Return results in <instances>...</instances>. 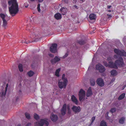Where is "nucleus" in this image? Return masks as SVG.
I'll use <instances>...</instances> for the list:
<instances>
[{"label":"nucleus","mask_w":126,"mask_h":126,"mask_svg":"<svg viewBox=\"0 0 126 126\" xmlns=\"http://www.w3.org/2000/svg\"><path fill=\"white\" fill-rule=\"evenodd\" d=\"M9 4V12L11 15L14 16L18 12V5L16 0H11L8 2Z\"/></svg>","instance_id":"obj_1"},{"label":"nucleus","mask_w":126,"mask_h":126,"mask_svg":"<svg viewBox=\"0 0 126 126\" xmlns=\"http://www.w3.org/2000/svg\"><path fill=\"white\" fill-rule=\"evenodd\" d=\"M0 16L3 21V26L5 28L7 24V20H8V17L7 15L3 14H0Z\"/></svg>","instance_id":"obj_2"},{"label":"nucleus","mask_w":126,"mask_h":126,"mask_svg":"<svg viewBox=\"0 0 126 126\" xmlns=\"http://www.w3.org/2000/svg\"><path fill=\"white\" fill-rule=\"evenodd\" d=\"M44 124L46 126H48L49 123L46 120L42 119L41 120L39 123H36L35 126H43Z\"/></svg>","instance_id":"obj_3"},{"label":"nucleus","mask_w":126,"mask_h":126,"mask_svg":"<svg viewBox=\"0 0 126 126\" xmlns=\"http://www.w3.org/2000/svg\"><path fill=\"white\" fill-rule=\"evenodd\" d=\"M114 51L115 53L120 56H126V52L123 50H120L118 49H115Z\"/></svg>","instance_id":"obj_4"},{"label":"nucleus","mask_w":126,"mask_h":126,"mask_svg":"<svg viewBox=\"0 0 126 126\" xmlns=\"http://www.w3.org/2000/svg\"><path fill=\"white\" fill-rule=\"evenodd\" d=\"M96 70H98L99 72L100 73L103 72L106 70L104 67L100 64H98L96 65Z\"/></svg>","instance_id":"obj_5"},{"label":"nucleus","mask_w":126,"mask_h":126,"mask_svg":"<svg viewBox=\"0 0 126 126\" xmlns=\"http://www.w3.org/2000/svg\"><path fill=\"white\" fill-rule=\"evenodd\" d=\"M85 91L82 89L80 90L79 94V100L80 101L83 99H84V97L85 96Z\"/></svg>","instance_id":"obj_6"},{"label":"nucleus","mask_w":126,"mask_h":126,"mask_svg":"<svg viewBox=\"0 0 126 126\" xmlns=\"http://www.w3.org/2000/svg\"><path fill=\"white\" fill-rule=\"evenodd\" d=\"M117 61V63H116V66H118L121 67L123 66L124 65V63L123 61L122 58L121 57H120L119 59L116 61Z\"/></svg>","instance_id":"obj_7"},{"label":"nucleus","mask_w":126,"mask_h":126,"mask_svg":"<svg viewBox=\"0 0 126 126\" xmlns=\"http://www.w3.org/2000/svg\"><path fill=\"white\" fill-rule=\"evenodd\" d=\"M67 82L63 81V82L59 81L58 83V85L60 88H65L67 85Z\"/></svg>","instance_id":"obj_8"},{"label":"nucleus","mask_w":126,"mask_h":126,"mask_svg":"<svg viewBox=\"0 0 126 126\" xmlns=\"http://www.w3.org/2000/svg\"><path fill=\"white\" fill-rule=\"evenodd\" d=\"M57 45L56 44H52L50 48V51L52 53H55L57 51Z\"/></svg>","instance_id":"obj_9"},{"label":"nucleus","mask_w":126,"mask_h":126,"mask_svg":"<svg viewBox=\"0 0 126 126\" xmlns=\"http://www.w3.org/2000/svg\"><path fill=\"white\" fill-rule=\"evenodd\" d=\"M8 84L7 83L6 85V87H5V89H3L2 90L1 92L0 93V94L1 97L3 98V97H4L5 95L6 92L7 90V87L8 86Z\"/></svg>","instance_id":"obj_10"},{"label":"nucleus","mask_w":126,"mask_h":126,"mask_svg":"<svg viewBox=\"0 0 126 126\" xmlns=\"http://www.w3.org/2000/svg\"><path fill=\"white\" fill-rule=\"evenodd\" d=\"M96 82L97 84L101 87H102L104 85V81L101 78H99L97 79Z\"/></svg>","instance_id":"obj_11"},{"label":"nucleus","mask_w":126,"mask_h":126,"mask_svg":"<svg viewBox=\"0 0 126 126\" xmlns=\"http://www.w3.org/2000/svg\"><path fill=\"white\" fill-rule=\"evenodd\" d=\"M117 61H115L114 63L110 61L109 62V67L117 68V67L116 66V63H117Z\"/></svg>","instance_id":"obj_12"},{"label":"nucleus","mask_w":126,"mask_h":126,"mask_svg":"<svg viewBox=\"0 0 126 126\" xmlns=\"http://www.w3.org/2000/svg\"><path fill=\"white\" fill-rule=\"evenodd\" d=\"M60 60V58L57 56H55L54 59L51 60V62L53 64H54L56 62H59Z\"/></svg>","instance_id":"obj_13"},{"label":"nucleus","mask_w":126,"mask_h":126,"mask_svg":"<svg viewBox=\"0 0 126 126\" xmlns=\"http://www.w3.org/2000/svg\"><path fill=\"white\" fill-rule=\"evenodd\" d=\"M51 119L53 122H55L58 119V117L57 115L51 114L50 116Z\"/></svg>","instance_id":"obj_14"},{"label":"nucleus","mask_w":126,"mask_h":126,"mask_svg":"<svg viewBox=\"0 0 126 126\" xmlns=\"http://www.w3.org/2000/svg\"><path fill=\"white\" fill-rule=\"evenodd\" d=\"M66 104H64L63 106L62 109L61 110V112L62 114L64 115L66 113Z\"/></svg>","instance_id":"obj_15"},{"label":"nucleus","mask_w":126,"mask_h":126,"mask_svg":"<svg viewBox=\"0 0 126 126\" xmlns=\"http://www.w3.org/2000/svg\"><path fill=\"white\" fill-rule=\"evenodd\" d=\"M72 110L75 112H78L80 111V108L79 107L73 106L72 108Z\"/></svg>","instance_id":"obj_16"},{"label":"nucleus","mask_w":126,"mask_h":126,"mask_svg":"<svg viewBox=\"0 0 126 126\" xmlns=\"http://www.w3.org/2000/svg\"><path fill=\"white\" fill-rule=\"evenodd\" d=\"M92 94L93 93L92 91L91 88H89L87 91L86 96L87 97H89L92 95Z\"/></svg>","instance_id":"obj_17"},{"label":"nucleus","mask_w":126,"mask_h":126,"mask_svg":"<svg viewBox=\"0 0 126 126\" xmlns=\"http://www.w3.org/2000/svg\"><path fill=\"white\" fill-rule=\"evenodd\" d=\"M67 11V9L66 8L63 7L60 9V11L62 12V14L64 15L65 14Z\"/></svg>","instance_id":"obj_18"},{"label":"nucleus","mask_w":126,"mask_h":126,"mask_svg":"<svg viewBox=\"0 0 126 126\" xmlns=\"http://www.w3.org/2000/svg\"><path fill=\"white\" fill-rule=\"evenodd\" d=\"M71 99L72 101L74 102L76 104H78V101L76 97L74 95H72L71 97Z\"/></svg>","instance_id":"obj_19"},{"label":"nucleus","mask_w":126,"mask_h":126,"mask_svg":"<svg viewBox=\"0 0 126 126\" xmlns=\"http://www.w3.org/2000/svg\"><path fill=\"white\" fill-rule=\"evenodd\" d=\"M96 16V15L94 14H91L89 16V18L91 20H95Z\"/></svg>","instance_id":"obj_20"},{"label":"nucleus","mask_w":126,"mask_h":126,"mask_svg":"<svg viewBox=\"0 0 126 126\" xmlns=\"http://www.w3.org/2000/svg\"><path fill=\"white\" fill-rule=\"evenodd\" d=\"M57 19H59L61 18V15L59 13L55 14L54 16Z\"/></svg>","instance_id":"obj_21"},{"label":"nucleus","mask_w":126,"mask_h":126,"mask_svg":"<svg viewBox=\"0 0 126 126\" xmlns=\"http://www.w3.org/2000/svg\"><path fill=\"white\" fill-rule=\"evenodd\" d=\"M100 126H107V125L106 122L103 120L100 123Z\"/></svg>","instance_id":"obj_22"},{"label":"nucleus","mask_w":126,"mask_h":126,"mask_svg":"<svg viewBox=\"0 0 126 126\" xmlns=\"http://www.w3.org/2000/svg\"><path fill=\"white\" fill-rule=\"evenodd\" d=\"M111 74L112 75L115 76L117 74V72L115 70H113L111 71Z\"/></svg>","instance_id":"obj_23"},{"label":"nucleus","mask_w":126,"mask_h":126,"mask_svg":"<svg viewBox=\"0 0 126 126\" xmlns=\"http://www.w3.org/2000/svg\"><path fill=\"white\" fill-rule=\"evenodd\" d=\"M125 120V118L124 117H122L121 118L119 121V123L121 124H123L124 123Z\"/></svg>","instance_id":"obj_24"},{"label":"nucleus","mask_w":126,"mask_h":126,"mask_svg":"<svg viewBox=\"0 0 126 126\" xmlns=\"http://www.w3.org/2000/svg\"><path fill=\"white\" fill-rule=\"evenodd\" d=\"M60 71V68H59L56 70L55 73V75L57 77H59V73Z\"/></svg>","instance_id":"obj_25"},{"label":"nucleus","mask_w":126,"mask_h":126,"mask_svg":"<svg viewBox=\"0 0 126 126\" xmlns=\"http://www.w3.org/2000/svg\"><path fill=\"white\" fill-rule=\"evenodd\" d=\"M125 94L123 93L120 95L118 98V100H121L123 99L125 96Z\"/></svg>","instance_id":"obj_26"},{"label":"nucleus","mask_w":126,"mask_h":126,"mask_svg":"<svg viewBox=\"0 0 126 126\" xmlns=\"http://www.w3.org/2000/svg\"><path fill=\"white\" fill-rule=\"evenodd\" d=\"M90 83L92 86H94L95 84V80L94 79H90Z\"/></svg>","instance_id":"obj_27"},{"label":"nucleus","mask_w":126,"mask_h":126,"mask_svg":"<svg viewBox=\"0 0 126 126\" xmlns=\"http://www.w3.org/2000/svg\"><path fill=\"white\" fill-rule=\"evenodd\" d=\"M28 74L29 77H32L34 74V73L32 71H30L28 72Z\"/></svg>","instance_id":"obj_28"},{"label":"nucleus","mask_w":126,"mask_h":126,"mask_svg":"<svg viewBox=\"0 0 126 126\" xmlns=\"http://www.w3.org/2000/svg\"><path fill=\"white\" fill-rule=\"evenodd\" d=\"M78 43L80 45H82L84 44L85 43V41L82 40H81L78 41Z\"/></svg>","instance_id":"obj_29"},{"label":"nucleus","mask_w":126,"mask_h":126,"mask_svg":"<svg viewBox=\"0 0 126 126\" xmlns=\"http://www.w3.org/2000/svg\"><path fill=\"white\" fill-rule=\"evenodd\" d=\"M18 67L19 71L20 72L23 71L22 65L21 64H19L18 66Z\"/></svg>","instance_id":"obj_30"},{"label":"nucleus","mask_w":126,"mask_h":126,"mask_svg":"<svg viewBox=\"0 0 126 126\" xmlns=\"http://www.w3.org/2000/svg\"><path fill=\"white\" fill-rule=\"evenodd\" d=\"M62 79L63 81L67 82V80L66 78H65V75L63 74L62 77Z\"/></svg>","instance_id":"obj_31"},{"label":"nucleus","mask_w":126,"mask_h":126,"mask_svg":"<svg viewBox=\"0 0 126 126\" xmlns=\"http://www.w3.org/2000/svg\"><path fill=\"white\" fill-rule=\"evenodd\" d=\"M34 118L36 120H38L39 118V116L37 114L35 113L34 115Z\"/></svg>","instance_id":"obj_32"},{"label":"nucleus","mask_w":126,"mask_h":126,"mask_svg":"<svg viewBox=\"0 0 126 126\" xmlns=\"http://www.w3.org/2000/svg\"><path fill=\"white\" fill-rule=\"evenodd\" d=\"M25 116L28 119H29L30 118V115L27 112H26L25 113Z\"/></svg>","instance_id":"obj_33"},{"label":"nucleus","mask_w":126,"mask_h":126,"mask_svg":"<svg viewBox=\"0 0 126 126\" xmlns=\"http://www.w3.org/2000/svg\"><path fill=\"white\" fill-rule=\"evenodd\" d=\"M67 108L68 110V112L70 113L71 112V110L70 109V106L69 105H68L67 106Z\"/></svg>","instance_id":"obj_34"},{"label":"nucleus","mask_w":126,"mask_h":126,"mask_svg":"<svg viewBox=\"0 0 126 126\" xmlns=\"http://www.w3.org/2000/svg\"><path fill=\"white\" fill-rule=\"evenodd\" d=\"M116 109L115 108H112L110 110V111L111 113H113L115 112Z\"/></svg>","instance_id":"obj_35"},{"label":"nucleus","mask_w":126,"mask_h":126,"mask_svg":"<svg viewBox=\"0 0 126 126\" xmlns=\"http://www.w3.org/2000/svg\"><path fill=\"white\" fill-rule=\"evenodd\" d=\"M30 42V41H28L27 42L26 40H25L24 41L23 40L21 41V43H25L26 44H28V43L30 42Z\"/></svg>","instance_id":"obj_36"},{"label":"nucleus","mask_w":126,"mask_h":126,"mask_svg":"<svg viewBox=\"0 0 126 126\" xmlns=\"http://www.w3.org/2000/svg\"><path fill=\"white\" fill-rule=\"evenodd\" d=\"M104 65L106 67H109V64H108V63L105 62H103Z\"/></svg>","instance_id":"obj_37"},{"label":"nucleus","mask_w":126,"mask_h":126,"mask_svg":"<svg viewBox=\"0 0 126 126\" xmlns=\"http://www.w3.org/2000/svg\"><path fill=\"white\" fill-rule=\"evenodd\" d=\"M40 4H39L38 5L37 7L38 10L39 12H40Z\"/></svg>","instance_id":"obj_38"},{"label":"nucleus","mask_w":126,"mask_h":126,"mask_svg":"<svg viewBox=\"0 0 126 126\" xmlns=\"http://www.w3.org/2000/svg\"><path fill=\"white\" fill-rule=\"evenodd\" d=\"M85 0H79L78 2L80 3H82L84 2Z\"/></svg>","instance_id":"obj_39"},{"label":"nucleus","mask_w":126,"mask_h":126,"mask_svg":"<svg viewBox=\"0 0 126 126\" xmlns=\"http://www.w3.org/2000/svg\"><path fill=\"white\" fill-rule=\"evenodd\" d=\"M112 57H110V56L109 57L107 58V59L108 60V61H110L111 60H112Z\"/></svg>","instance_id":"obj_40"},{"label":"nucleus","mask_w":126,"mask_h":126,"mask_svg":"<svg viewBox=\"0 0 126 126\" xmlns=\"http://www.w3.org/2000/svg\"><path fill=\"white\" fill-rule=\"evenodd\" d=\"M95 118L94 117H92V123H93L95 119Z\"/></svg>","instance_id":"obj_41"},{"label":"nucleus","mask_w":126,"mask_h":126,"mask_svg":"<svg viewBox=\"0 0 126 126\" xmlns=\"http://www.w3.org/2000/svg\"><path fill=\"white\" fill-rule=\"evenodd\" d=\"M79 0H73L74 1V3H76V2L78 1L77 3H78V1Z\"/></svg>","instance_id":"obj_42"},{"label":"nucleus","mask_w":126,"mask_h":126,"mask_svg":"<svg viewBox=\"0 0 126 126\" xmlns=\"http://www.w3.org/2000/svg\"><path fill=\"white\" fill-rule=\"evenodd\" d=\"M68 54L67 53H66L65 54V55L63 56V58H66V57H67L68 56Z\"/></svg>","instance_id":"obj_43"},{"label":"nucleus","mask_w":126,"mask_h":126,"mask_svg":"<svg viewBox=\"0 0 126 126\" xmlns=\"http://www.w3.org/2000/svg\"><path fill=\"white\" fill-rule=\"evenodd\" d=\"M73 7L74 8H76L77 9L78 8V7L76 5H74Z\"/></svg>","instance_id":"obj_44"},{"label":"nucleus","mask_w":126,"mask_h":126,"mask_svg":"<svg viewBox=\"0 0 126 126\" xmlns=\"http://www.w3.org/2000/svg\"><path fill=\"white\" fill-rule=\"evenodd\" d=\"M108 18H111V17L112 16L110 15L107 14V15Z\"/></svg>","instance_id":"obj_45"},{"label":"nucleus","mask_w":126,"mask_h":126,"mask_svg":"<svg viewBox=\"0 0 126 126\" xmlns=\"http://www.w3.org/2000/svg\"><path fill=\"white\" fill-rule=\"evenodd\" d=\"M31 125V123H28L26 125V126H30Z\"/></svg>","instance_id":"obj_46"},{"label":"nucleus","mask_w":126,"mask_h":126,"mask_svg":"<svg viewBox=\"0 0 126 126\" xmlns=\"http://www.w3.org/2000/svg\"><path fill=\"white\" fill-rule=\"evenodd\" d=\"M49 56L51 57H54V55L51 54H49Z\"/></svg>","instance_id":"obj_47"},{"label":"nucleus","mask_w":126,"mask_h":126,"mask_svg":"<svg viewBox=\"0 0 126 126\" xmlns=\"http://www.w3.org/2000/svg\"><path fill=\"white\" fill-rule=\"evenodd\" d=\"M63 1L65 3H68V0H63Z\"/></svg>","instance_id":"obj_48"},{"label":"nucleus","mask_w":126,"mask_h":126,"mask_svg":"<svg viewBox=\"0 0 126 126\" xmlns=\"http://www.w3.org/2000/svg\"><path fill=\"white\" fill-rule=\"evenodd\" d=\"M111 6H107V8L108 9L110 8V7H111Z\"/></svg>","instance_id":"obj_49"},{"label":"nucleus","mask_w":126,"mask_h":126,"mask_svg":"<svg viewBox=\"0 0 126 126\" xmlns=\"http://www.w3.org/2000/svg\"><path fill=\"white\" fill-rule=\"evenodd\" d=\"M39 2H41L43 1V0H38Z\"/></svg>","instance_id":"obj_50"},{"label":"nucleus","mask_w":126,"mask_h":126,"mask_svg":"<svg viewBox=\"0 0 126 126\" xmlns=\"http://www.w3.org/2000/svg\"><path fill=\"white\" fill-rule=\"evenodd\" d=\"M38 40V39H35V40H34V41L35 42H37Z\"/></svg>","instance_id":"obj_51"},{"label":"nucleus","mask_w":126,"mask_h":126,"mask_svg":"<svg viewBox=\"0 0 126 126\" xmlns=\"http://www.w3.org/2000/svg\"><path fill=\"white\" fill-rule=\"evenodd\" d=\"M116 57V55H115L114 56V58H115Z\"/></svg>","instance_id":"obj_52"},{"label":"nucleus","mask_w":126,"mask_h":126,"mask_svg":"<svg viewBox=\"0 0 126 126\" xmlns=\"http://www.w3.org/2000/svg\"><path fill=\"white\" fill-rule=\"evenodd\" d=\"M31 0V1H34L35 0Z\"/></svg>","instance_id":"obj_53"},{"label":"nucleus","mask_w":126,"mask_h":126,"mask_svg":"<svg viewBox=\"0 0 126 126\" xmlns=\"http://www.w3.org/2000/svg\"><path fill=\"white\" fill-rule=\"evenodd\" d=\"M6 6H7L6 5H5V6H4V7H6Z\"/></svg>","instance_id":"obj_54"},{"label":"nucleus","mask_w":126,"mask_h":126,"mask_svg":"<svg viewBox=\"0 0 126 126\" xmlns=\"http://www.w3.org/2000/svg\"><path fill=\"white\" fill-rule=\"evenodd\" d=\"M108 11V12H111V10H109V11Z\"/></svg>","instance_id":"obj_55"},{"label":"nucleus","mask_w":126,"mask_h":126,"mask_svg":"<svg viewBox=\"0 0 126 126\" xmlns=\"http://www.w3.org/2000/svg\"><path fill=\"white\" fill-rule=\"evenodd\" d=\"M28 6H25V7H26V8H27V7H28Z\"/></svg>","instance_id":"obj_56"},{"label":"nucleus","mask_w":126,"mask_h":126,"mask_svg":"<svg viewBox=\"0 0 126 126\" xmlns=\"http://www.w3.org/2000/svg\"><path fill=\"white\" fill-rule=\"evenodd\" d=\"M18 126H20V125H18Z\"/></svg>","instance_id":"obj_57"},{"label":"nucleus","mask_w":126,"mask_h":126,"mask_svg":"<svg viewBox=\"0 0 126 126\" xmlns=\"http://www.w3.org/2000/svg\"><path fill=\"white\" fill-rule=\"evenodd\" d=\"M94 33V32H91V33Z\"/></svg>","instance_id":"obj_58"}]
</instances>
